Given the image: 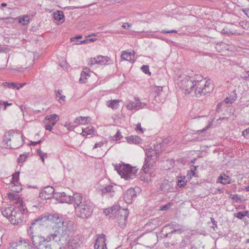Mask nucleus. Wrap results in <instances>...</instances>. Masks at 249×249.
<instances>
[{
  "label": "nucleus",
  "instance_id": "nucleus-45",
  "mask_svg": "<svg viewBox=\"0 0 249 249\" xmlns=\"http://www.w3.org/2000/svg\"><path fill=\"white\" fill-rule=\"evenodd\" d=\"M29 21L28 16H24L19 20V22L23 25L27 24Z\"/></svg>",
  "mask_w": 249,
  "mask_h": 249
},
{
  "label": "nucleus",
  "instance_id": "nucleus-38",
  "mask_svg": "<svg viewBox=\"0 0 249 249\" xmlns=\"http://www.w3.org/2000/svg\"><path fill=\"white\" fill-rule=\"evenodd\" d=\"M11 105L12 103H9L6 101H2L0 100V109L3 107V110H5L7 106Z\"/></svg>",
  "mask_w": 249,
  "mask_h": 249
},
{
  "label": "nucleus",
  "instance_id": "nucleus-39",
  "mask_svg": "<svg viewBox=\"0 0 249 249\" xmlns=\"http://www.w3.org/2000/svg\"><path fill=\"white\" fill-rule=\"evenodd\" d=\"M37 154L40 156L42 161L44 162V158L47 157V154L43 152L41 149H38L37 151Z\"/></svg>",
  "mask_w": 249,
  "mask_h": 249
},
{
  "label": "nucleus",
  "instance_id": "nucleus-19",
  "mask_svg": "<svg viewBox=\"0 0 249 249\" xmlns=\"http://www.w3.org/2000/svg\"><path fill=\"white\" fill-rule=\"evenodd\" d=\"M60 194L61 196H65V201L66 203H71L73 201L74 203V205H76V196H77V195H82L79 193H75L72 196H67L64 192H62Z\"/></svg>",
  "mask_w": 249,
  "mask_h": 249
},
{
  "label": "nucleus",
  "instance_id": "nucleus-3",
  "mask_svg": "<svg viewBox=\"0 0 249 249\" xmlns=\"http://www.w3.org/2000/svg\"><path fill=\"white\" fill-rule=\"evenodd\" d=\"M27 234L31 238L34 246L37 249H55L54 246L56 243L58 244H64L63 243L64 237H60L55 239L53 237V233L50 234L46 237L40 235H36L34 232L33 227L30 226L27 229Z\"/></svg>",
  "mask_w": 249,
  "mask_h": 249
},
{
  "label": "nucleus",
  "instance_id": "nucleus-21",
  "mask_svg": "<svg viewBox=\"0 0 249 249\" xmlns=\"http://www.w3.org/2000/svg\"><path fill=\"white\" fill-rule=\"evenodd\" d=\"M139 105H142V103H141L139 100H136L135 101H130L128 104L126 105V107L129 110H134V109H140V107Z\"/></svg>",
  "mask_w": 249,
  "mask_h": 249
},
{
  "label": "nucleus",
  "instance_id": "nucleus-41",
  "mask_svg": "<svg viewBox=\"0 0 249 249\" xmlns=\"http://www.w3.org/2000/svg\"><path fill=\"white\" fill-rule=\"evenodd\" d=\"M135 130L139 134H142L144 132V129L142 127L141 123H138L135 128Z\"/></svg>",
  "mask_w": 249,
  "mask_h": 249
},
{
  "label": "nucleus",
  "instance_id": "nucleus-35",
  "mask_svg": "<svg viewBox=\"0 0 249 249\" xmlns=\"http://www.w3.org/2000/svg\"><path fill=\"white\" fill-rule=\"evenodd\" d=\"M11 190L16 193H19L22 190L21 186L19 183L17 185L11 184Z\"/></svg>",
  "mask_w": 249,
  "mask_h": 249
},
{
  "label": "nucleus",
  "instance_id": "nucleus-8",
  "mask_svg": "<svg viewBox=\"0 0 249 249\" xmlns=\"http://www.w3.org/2000/svg\"><path fill=\"white\" fill-rule=\"evenodd\" d=\"M14 133L7 132L3 136V142L6 144V146L10 148H18L23 143V136L16 135L14 136Z\"/></svg>",
  "mask_w": 249,
  "mask_h": 249
},
{
  "label": "nucleus",
  "instance_id": "nucleus-24",
  "mask_svg": "<svg viewBox=\"0 0 249 249\" xmlns=\"http://www.w3.org/2000/svg\"><path fill=\"white\" fill-rule=\"evenodd\" d=\"M134 52L123 51L121 54V59L123 60L130 61L132 59L131 56L134 55Z\"/></svg>",
  "mask_w": 249,
  "mask_h": 249
},
{
  "label": "nucleus",
  "instance_id": "nucleus-22",
  "mask_svg": "<svg viewBox=\"0 0 249 249\" xmlns=\"http://www.w3.org/2000/svg\"><path fill=\"white\" fill-rule=\"evenodd\" d=\"M95 128L92 125H89L86 128L82 129L81 134L83 136H87L88 135H91L94 134Z\"/></svg>",
  "mask_w": 249,
  "mask_h": 249
},
{
  "label": "nucleus",
  "instance_id": "nucleus-10",
  "mask_svg": "<svg viewBox=\"0 0 249 249\" xmlns=\"http://www.w3.org/2000/svg\"><path fill=\"white\" fill-rule=\"evenodd\" d=\"M128 214V210L127 209H123L120 210L119 213H118V215L115 217L116 218V221L119 226L121 228L123 229L125 227Z\"/></svg>",
  "mask_w": 249,
  "mask_h": 249
},
{
  "label": "nucleus",
  "instance_id": "nucleus-49",
  "mask_svg": "<svg viewBox=\"0 0 249 249\" xmlns=\"http://www.w3.org/2000/svg\"><path fill=\"white\" fill-rule=\"evenodd\" d=\"M81 72L83 73V74H85L86 76H90V74H89L90 70L88 68H87V67L84 68L83 69V71H82Z\"/></svg>",
  "mask_w": 249,
  "mask_h": 249
},
{
  "label": "nucleus",
  "instance_id": "nucleus-56",
  "mask_svg": "<svg viewBox=\"0 0 249 249\" xmlns=\"http://www.w3.org/2000/svg\"><path fill=\"white\" fill-rule=\"evenodd\" d=\"M26 83H17V89L19 90L20 88H22L25 85Z\"/></svg>",
  "mask_w": 249,
  "mask_h": 249
},
{
  "label": "nucleus",
  "instance_id": "nucleus-12",
  "mask_svg": "<svg viewBox=\"0 0 249 249\" xmlns=\"http://www.w3.org/2000/svg\"><path fill=\"white\" fill-rule=\"evenodd\" d=\"M54 193V189L51 186H46L39 193V196L43 199L51 198Z\"/></svg>",
  "mask_w": 249,
  "mask_h": 249
},
{
  "label": "nucleus",
  "instance_id": "nucleus-42",
  "mask_svg": "<svg viewBox=\"0 0 249 249\" xmlns=\"http://www.w3.org/2000/svg\"><path fill=\"white\" fill-rule=\"evenodd\" d=\"M141 69L144 73L147 74L149 75H151V73L149 71V66L148 65H143Z\"/></svg>",
  "mask_w": 249,
  "mask_h": 249
},
{
  "label": "nucleus",
  "instance_id": "nucleus-5",
  "mask_svg": "<svg viewBox=\"0 0 249 249\" xmlns=\"http://www.w3.org/2000/svg\"><path fill=\"white\" fill-rule=\"evenodd\" d=\"M76 205H74L77 216L82 219L89 218L92 213L94 204L89 199L83 198V195H77Z\"/></svg>",
  "mask_w": 249,
  "mask_h": 249
},
{
  "label": "nucleus",
  "instance_id": "nucleus-27",
  "mask_svg": "<svg viewBox=\"0 0 249 249\" xmlns=\"http://www.w3.org/2000/svg\"><path fill=\"white\" fill-rule=\"evenodd\" d=\"M111 210V214L112 215V217H116L118 213H119V211L122 209L120 206L118 205H114L112 207L110 208Z\"/></svg>",
  "mask_w": 249,
  "mask_h": 249
},
{
  "label": "nucleus",
  "instance_id": "nucleus-29",
  "mask_svg": "<svg viewBox=\"0 0 249 249\" xmlns=\"http://www.w3.org/2000/svg\"><path fill=\"white\" fill-rule=\"evenodd\" d=\"M19 171L16 172L15 174L13 175L12 180L11 181V183L12 184L17 185L19 184Z\"/></svg>",
  "mask_w": 249,
  "mask_h": 249
},
{
  "label": "nucleus",
  "instance_id": "nucleus-34",
  "mask_svg": "<svg viewBox=\"0 0 249 249\" xmlns=\"http://www.w3.org/2000/svg\"><path fill=\"white\" fill-rule=\"evenodd\" d=\"M2 85L5 87H7L9 89H17V83L14 82H3Z\"/></svg>",
  "mask_w": 249,
  "mask_h": 249
},
{
  "label": "nucleus",
  "instance_id": "nucleus-52",
  "mask_svg": "<svg viewBox=\"0 0 249 249\" xmlns=\"http://www.w3.org/2000/svg\"><path fill=\"white\" fill-rule=\"evenodd\" d=\"M121 137H121V132L119 131H118L116 133L115 135L114 136V140L115 141H118L121 139Z\"/></svg>",
  "mask_w": 249,
  "mask_h": 249
},
{
  "label": "nucleus",
  "instance_id": "nucleus-33",
  "mask_svg": "<svg viewBox=\"0 0 249 249\" xmlns=\"http://www.w3.org/2000/svg\"><path fill=\"white\" fill-rule=\"evenodd\" d=\"M187 179L185 177H180L178 180V187L181 188L184 186L187 182Z\"/></svg>",
  "mask_w": 249,
  "mask_h": 249
},
{
  "label": "nucleus",
  "instance_id": "nucleus-4",
  "mask_svg": "<svg viewBox=\"0 0 249 249\" xmlns=\"http://www.w3.org/2000/svg\"><path fill=\"white\" fill-rule=\"evenodd\" d=\"M48 222L55 225L53 232L54 238L58 239L60 237H66L67 236V231H69L71 226L73 225L72 221H64L62 217L58 213H47Z\"/></svg>",
  "mask_w": 249,
  "mask_h": 249
},
{
  "label": "nucleus",
  "instance_id": "nucleus-62",
  "mask_svg": "<svg viewBox=\"0 0 249 249\" xmlns=\"http://www.w3.org/2000/svg\"><path fill=\"white\" fill-rule=\"evenodd\" d=\"M181 230L179 229V228H178L177 229H174V230H173L172 231H171L170 232H169L168 233L166 234V236H167L168 235L170 234H172V233H175L176 231H181Z\"/></svg>",
  "mask_w": 249,
  "mask_h": 249
},
{
  "label": "nucleus",
  "instance_id": "nucleus-18",
  "mask_svg": "<svg viewBox=\"0 0 249 249\" xmlns=\"http://www.w3.org/2000/svg\"><path fill=\"white\" fill-rule=\"evenodd\" d=\"M103 195H106L108 194V196L112 197L114 196L115 190L114 186L111 185H107L104 187H103L100 189Z\"/></svg>",
  "mask_w": 249,
  "mask_h": 249
},
{
  "label": "nucleus",
  "instance_id": "nucleus-61",
  "mask_svg": "<svg viewBox=\"0 0 249 249\" xmlns=\"http://www.w3.org/2000/svg\"><path fill=\"white\" fill-rule=\"evenodd\" d=\"M81 38H82V36H78L71 38V40L72 42H73V41H75V40H76Z\"/></svg>",
  "mask_w": 249,
  "mask_h": 249
},
{
  "label": "nucleus",
  "instance_id": "nucleus-14",
  "mask_svg": "<svg viewBox=\"0 0 249 249\" xmlns=\"http://www.w3.org/2000/svg\"><path fill=\"white\" fill-rule=\"evenodd\" d=\"M160 189L164 194L173 192L174 191L173 183L171 181L164 179L161 182Z\"/></svg>",
  "mask_w": 249,
  "mask_h": 249
},
{
  "label": "nucleus",
  "instance_id": "nucleus-47",
  "mask_svg": "<svg viewBox=\"0 0 249 249\" xmlns=\"http://www.w3.org/2000/svg\"><path fill=\"white\" fill-rule=\"evenodd\" d=\"M234 216L239 219H242L244 218V215L242 212L240 211L237 213H234Z\"/></svg>",
  "mask_w": 249,
  "mask_h": 249
},
{
  "label": "nucleus",
  "instance_id": "nucleus-48",
  "mask_svg": "<svg viewBox=\"0 0 249 249\" xmlns=\"http://www.w3.org/2000/svg\"><path fill=\"white\" fill-rule=\"evenodd\" d=\"M86 75L85 74H83V73H81V77L79 79V82L81 83H85L86 82L87 78Z\"/></svg>",
  "mask_w": 249,
  "mask_h": 249
},
{
  "label": "nucleus",
  "instance_id": "nucleus-55",
  "mask_svg": "<svg viewBox=\"0 0 249 249\" xmlns=\"http://www.w3.org/2000/svg\"><path fill=\"white\" fill-rule=\"evenodd\" d=\"M242 11L249 18V8H244L242 9Z\"/></svg>",
  "mask_w": 249,
  "mask_h": 249
},
{
  "label": "nucleus",
  "instance_id": "nucleus-20",
  "mask_svg": "<svg viewBox=\"0 0 249 249\" xmlns=\"http://www.w3.org/2000/svg\"><path fill=\"white\" fill-rule=\"evenodd\" d=\"M120 101V100H108L106 102V105L107 107H110L113 110H116L119 107V103Z\"/></svg>",
  "mask_w": 249,
  "mask_h": 249
},
{
  "label": "nucleus",
  "instance_id": "nucleus-1",
  "mask_svg": "<svg viewBox=\"0 0 249 249\" xmlns=\"http://www.w3.org/2000/svg\"><path fill=\"white\" fill-rule=\"evenodd\" d=\"M177 80L178 84L185 94L194 93L196 97L210 92L214 88L210 79H204L202 75L198 74L192 78L185 75H180Z\"/></svg>",
  "mask_w": 249,
  "mask_h": 249
},
{
  "label": "nucleus",
  "instance_id": "nucleus-51",
  "mask_svg": "<svg viewBox=\"0 0 249 249\" xmlns=\"http://www.w3.org/2000/svg\"><path fill=\"white\" fill-rule=\"evenodd\" d=\"M44 124H45V128L46 130L51 131L53 126H52L51 124H49L47 121H44Z\"/></svg>",
  "mask_w": 249,
  "mask_h": 249
},
{
  "label": "nucleus",
  "instance_id": "nucleus-23",
  "mask_svg": "<svg viewBox=\"0 0 249 249\" xmlns=\"http://www.w3.org/2000/svg\"><path fill=\"white\" fill-rule=\"evenodd\" d=\"M97 60L98 62V64L100 65L108 64L111 61L110 59L108 56H104L101 55L97 56Z\"/></svg>",
  "mask_w": 249,
  "mask_h": 249
},
{
  "label": "nucleus",
  "instance_id": "nucleus-16",
  "mask_svg": "<svg viewBox=\"0 0 249 249\" xmlns=\"http://www.w3.org/2000/svg\"><path fill=\"white\" fill-rule=\"evenodd\" d=\"M8 249H29V243L25 240L12 244Z\"/></svg>",
  "mask_w": 249,
  "mask_h": 249
},
{
  "label": "nucleus",
  "instance_id": "nucleus-30",
  "mask_svg": "<svg viewBox=\"0 0 249 249\" xmlns=\"http://www.w3.org/2000/svg\"><path fill=\"white\" fill-rule=\"evenodd\" d=\"M89 118V117H78L75 119L74 123L75 124H84L87 123Z\"/></svg>",
  "mask_w": 249,
  "mask_h": 249
},
{
  "label": "nucleus",
  "instance_id": "nucleus-57",
  "mask_svg": "<svg viewBox=\"0 0 249 249\" xmlns=\"http://www.w3.org/2000/svg\"><path fill=\"white\" fill-rule=\"evenodd\" d=\"M215 49L219 52H221L222 51V48L221 47V46L220 45V42L219 43H217L216 44V46H215Z\"/></svg>",
  "mask_w": 249,
  "mask_h": 249
},
{
  "label": "nucleus",
  "instance_id": "nucleus-13",
  "mask_svg": "<svg viewBox=\"0 0 249 249\" xmlns=\"http://www.w3.org/2000/svg\"><path fill=\"white\" fill-rule=\"evenodd\" d=\"M136 192L133 188L127 189L124 195V199L127 204H131L136 198Z\"/></svg>",
  "mask_w": 249,
  "mask_h": 249
},
{
  "label": "nucleus",
  "instance_id": "nucleus-43",
  "mask_svg": "<svg viewBox=\"0 0 249 249\" xmlns=\"http://www.w3.org/2000/svg\"><path fill=\"white\" fill-rule=\"evenodd\" d=\"M235 99L236 96H228L225 99V101L226 104H231L235 101Z\"/></svg>",
  "mask_w": 249,
  "mask_h": 249
},
{
  "label": "nucleus",
  "instance_id": "nucleus-40",
  "mask_svg": "<svg viewBox=\"0 0 249 249\" xmlns=\"http://www.w3.org/2000/svg\"><path fill=\"white\" fill-rule=\"evenodd\" d=\"M192 176L197 177V175H196V173H195V170H188L187 172V177L188 179H191Z\"/></svg>",
  "mask_w": 249,
  "mask_h": 249
},
{
  "label": "nucleus",
  "instance_id": "nucleus-36",
  "mask_svg": "<svg viewBox=\"0 0 249 249\" xmlns=\"http://www.w3.org/2000/svg\"><path fill=\"white\" fill-rule=\"evenodd\" d=\"M64 15L62 12L58 11L57 13H54L53 18L55 20L60 21L63 18Z\"/></svg>",
  "mask_w": 249,
  "mask_h": 249
},
{
  "label": "nucleus",
  "instance_id": "nucleus-9",
  "mask_svg": "<svg viewBox=\"0 0 249 249\" xmlns=\"http://www.w3.org/2000/svg\"><path fill=\"white\" fill-rule=\"evenodd\" d=\"M69 237L68 232H67V236L63 239V243L64 244H61L62 246H67L69 249H76L80 246L83 242V238L80 235H75L71 237L70 239L68 240Z\"/></svg>",
  "mask_w": 249,
  "mask_h": 249
},
{
  "label": "nucleus",
  "instance_id": "nucleus-54",
  "mask_svg": "<svg viewBox=\"0 0 249 249\" xmlns=\"http://www.w3.org/2000/svg\"><path fill=\"white\" fill-rule=\"evenodd\" d=\"M103 144H104V143L103 142H99L95 144L94 146H93V149H94L97 148L98 147H101V146H103Z\"/></svg>",
  "mask_w": 249,
  "mask_h": 249
},
{
  "label": "nucleus",
  "instance_id": "nucleus-15",
  "mask_svg": "<svg viewBox=\"0 0 249 249\" xmlns=\"http://www.w3.org/2000/svg\"><path fill=\"white\" fill-rule=\"evenodd\" d=\"M95 249H107L106 243V235L102 234L97 236L94 244Z\"/></svg>",
  "mask_w": 249,
  "mask_h": 249
},
{
  "label": "nucleus",
  "instance_id": "nucleus-46",
  "mask_svg": "<svg viewBox=\"0 0 249 249\" xmlns=\"http://www.w3.org/2000/svg\"><path fill=\"white\" fill-rule=\"evenodd\" d=\"M173 203L171 202L168 203L165 205L161 207L160 210L161 211H166L168 210L172 205Z\"/></svg>",
  "mask_w": 249,
  "mask_h": 249
},
{
  "label": "nucleus",
  "instance_id": "nucleus-31",
  "mask_svg": "<svg viewBox=\"0 0 249 249\" xmlns=\"http://www.w3.org/2000/svg\"><path fill=\"white\" fill-rule=\"evenodd\" d=\"M29 153H25L23 154H20L17 160L18 163H22L24 162L27 158L29 157Z\"/></svg>",
  "mask_w": 249,
  "mask_h": 249
},
{
  "label": "nucleus",
  "instance_id": "nucleus-28",
  "mask_svg": "<svg viewBox=\"0 0 249 249\" xmlns=\"http://www.w3.org/2000/svg\"><path fill=\"white\" fill-rule=\"evenodd\" d=\"M190 242L182 239L181 242L179 243L178 248L179 249H191L189 247Z\"/></svg>",
  "mask_w": 249,
  "mask_h": 249
},
{
  "label": "nucleus",
  "instance_id": "nucleus-59",
  "mask_svg": "<svg viewBox=\"0 0 249 249\" xmlns=\"http://www.w3.org/2000/svg\"><path fill=\"white\" fill-rule=\"evenodd\" d=\"M41 140H39L37 142H31L30 145H36L37 144H40L41 142Z\"/></svg>",
  "mask_w": 249,
  "mask_h": 249
},
{
  "label": "nucleus",
  "instance_id": "nucleus-60",
  "mask_svg": "<svg viewBox=\"0 0 249 249\" xmlns=\"http://www.w3.org/2000/svg\"><path fill=\"white\" fill-rule=\"evenodd\" d=\"M130 26V25L128 23H124L122 27L124 29H128V28Z\"/></svg>",
  "mask_w": 249,
  "mask_h": 249
},
{
  "label": "nucleus",
  "instance_id": "nucleus-2",
  "mask_svg": "<svg viewBox=\"0 0 249 249\" xmlns=\"http://www.w3.org/2000/svg\"><path fill=\"white\" fill-rule=\"evenodd\" d=\"M7 195L8 198L14 202L13 205L2 208L1 213L12 224H20L23 221L24 214L27 213V209L18 194L13 192L8 193Z\"/></svg>",
  "mask_w": 249,
  "mask_h": 249
},
{
  "label": "nucleus",
  "instance_id": "nucleus-44",
  "mask_svg": "<svg viewBox=\"0 0 249 249\" xmlns=\"http://www.w3.org/2000/svg\"><path fill=\"white\" fill-rule=\"evenodd\" d=\"M97 59V57L96 58H90L88 62V65L90 66H92L96 64H98Z\"/></svg>",
  "mask_w": 249,
  "mask_h": 249
},
{
  "label": "nucleus",
  "instance_id": "nucleus-7",
  "mask_svg": "<svg viewBox=\"0 0 249 249\" xmlns=\"http://www.w3.org/2000/svg\"><path fill=\"white\" fill-rule=\"evenodd\" d=\"M159 146V144L154 145L153 148L150 147L146 149L145 154L146 158L145 159L144 164L142 167V170L144 173L147 174L149 172L151 166L152 165H151L150 160H152L153 162H155L159 156V152L158 149Z\"/></svg>",
  "mask_w": 249,
  "mask_h": 249
},
{
  "label": "nucleus",
  "instance_id": "nucleus-25",
  "mask_svg": "<svg viewBox=\"0 0 249 249\" xmlns=\"http://www.w3.org/2000/svg\"><path fill=\"white\" fill-rule=\"evenodd\" d=\"M218 180L220 183L223 184H230L231 182L230 177L225 174L223 176H219L218 177Z\"/></svg>",
  "mask_w": 249,
  "mask_h": 249
},
{
  "label": "nucleus",
  "instance_id": "nucleus-37",
  "mask_svg": "<svg viewBox=\"0 0 249 249\" xmlns=\"http://www.w3.org/2000/svg\"><path fill=\"white\" fill-rule=\"evenodd\" d=\"M62 90H58L56 92L55 95L57 98H58V101L60 103L61 102V101H64L65 99V96L61 95Z\"/></svg>",
  "mask_w": 249,
  "mask_h": 249
},
{
  "label": "nucleus",
  "instance_id": "nucleus-6",
  "mask_svg": "<svg viewBox=\"0 0 249 249\" xmlns=\"http://www.w3.org/2000/svg\"><path fill=\"white\" fill-rule=\"evenodd\" d=\"M114 168L121 178L126 180L134 178L137 171L135 167H132L129 164H117Z\"/></svg>",
  "mask_w": 249,
  "mask_h": 249
},
{
  "label": "nucleus",
  "instance_id": "nucleus-63",
  "mask_svg": "<svg viewBox=\"0 0 249 249\" xmlns=\"http://www.w3.org/2000/svg\"><path fill=\"white\" fill-rule=\"evenodd\" d=\"M208 128V126H207L205 127V128H203L202 129L197 130V132L198 134H200L202 132L206 131Z\"/></svg>",
  "mask_w": 249,
  "mask_h": 249
},
{
  "label": "nucleus",
  "instance_id": "nucleus-58",
  "mask_svg": "<svg viewBox=\"0 0 249 249\" xmlns=\"http://www.w3.org/2000/svg\"><path fill=\"white\" fill-rule=\"evenodd\" d=\"M179 241H180V240H177L176 241H172L171 242V245L173 246H176L179 243Z\"/></svg>",
  "mask_w": 249,
  "mask_h": 249
},
{
  "label": "nucleus",
  "instance_id": "nucleus-32",
  "mask_svg": "<svg viewBox=\"0 0 249 249\" xmlns=\"http://www.w3.org/2000/svg\"><path fill=\"white\" fill-rule=\"evenodd\" d=\"M59 120V116L56 114H53L50 115H47L45 118V120L53 121L54 122H57Z\"/></svg>",
  "mask_w": 249,
  "mask_h": 249
},
{
  "label": "nucleus",
  "instance_id": "nucleus-50",
  "mask_svg": "<svg viewBox=\"0 0 249 249\" xmlns=\"http://www.w3.org/2000/svg\"><path fill=\"white\" fill-rule=\"evenodd\" d=\"M220 45L221 46V48H222V50H229V45L228 44L225 43V42H220Z\"/></svg>",
  "mask_w": 249,
  "mask_h": 249
},
{
  "label": "nucleus",
  "instance_id": "nucleus-11",
  "mask_svg": "<svg viewBox=\"0 0 249 249\" xmlns=\"http://www.w3.org/2000/svg\"><path fill=\"white\" fill-rule=\"evenodd\" d=\"M163 87L161 86H152L151 88L152 93L155 94V100L159 103H163L165 97L162 96Z\"/></svg>",
  "mask_w": 249,
  "mask_h": 249
},
{
  "label": "nucleus",
  "instance_id": "nucleus-26",
  "mask_svg": "<svg viewBox=\"0 0 249 249\" xmlns=\"http://www.w3.org/2000/svg\"><path fill=\"white\" fill-rule=\"evenodd\" d=\"M127 141L129 143L138 144L141 142V139L138 136H131L127 138Z\"/></svg>",
  "mask_w": 249,
  "mask_h": 249
},
{
  "label": "nucleus",
  "instance_id": "nucleus-17",
  "mask_svg": "<svg viewBox=\"0 0 249 249\" xmlns=\"http://www.w3.org/2000/svg\"><path fill=\"white\" fill-rule=\"evenodd\" d=\"M48 221L47 213L39 215L37 218L35 219L31 223V227L38 223L39 225H44Z\"/></svg>",
  "mask_w": 249,
  "mask_h": 249
},
{
  "label": "nucleus",
  "instance_id": "nucleus-64",
  "mask_svg": "<svg viewBox=\"0 0 249 249\" xmlns=\"http://www.w3.org/2000/svg\"><path fill=\"white\" fill-rule=\"evenodd\" d=\"M111 210L110 209V208H109L108 209H106V210H105L104 213L106 215L111 214Z\"/></svg>",
  "mask_w": 249,
  "mask_h": 249
},
{
  "label": "nucleus",
  "instance_id": "nucleus-53",
  "mask_svg": "<svg viewBox=\"0 0 249 249\" xmlns=\"http://www.w3.org/2000/svg\"><path fill=\"white\" fill-rule=\"evenodd\" d=\"M161 33H177V31L176 30H162L160 31Z\"/></svg>",
  "mask_w": 249,
  "mask_h": 249
}]
</instances>
